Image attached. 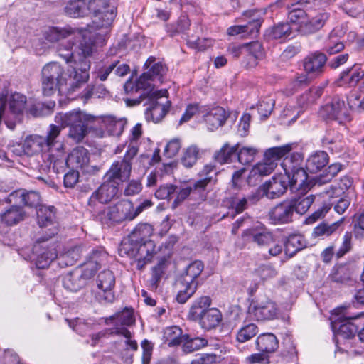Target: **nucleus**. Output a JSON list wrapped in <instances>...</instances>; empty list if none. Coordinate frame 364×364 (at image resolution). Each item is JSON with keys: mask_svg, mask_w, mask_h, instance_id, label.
Wrapping results in <instances>:
<instances>
[{"mask_svg": "<svg viewBox=\"0 0 364 364\" xmlns=\"http://www.w3.org/2000/svg\"><path fill=\"white\" fill-rule=\"evenodd\" d=\"M319 5V0H300L288 7V18L291 23L299 26L306 17L310 16V10Z\"/></svg>", "mask_w": 364, "mask_h": 364, "instance_id": "f3484780", "label": "nucleus"}, {"mask_svg": "<svg viewBox=\"0 0 364 364\" xmlns=\"http://www.w3.org/2000/svg\"><path fill=\"white\" fill-rule=\"evenodd\" d=\"M303 161V154L299 152H292L289 156H287L283 159L281 166L284 171H289L294 167H300Z\"/></svg>", "mask_w": 364, "mask_h": 364, "instance_id": "0e129e2a", "label": "nucleus"}, {"mask_svg": "<svg viewBox=\"0 0 364 364\" xmlns=\"http://www.w3.org/2000/svg\"><path fill=\"white\" fill-rule=\"evenodd\" d=\"M41 199L39 193L36 191L20 189L11 193L6 198V202L18 203L19 205H23L30 208L34 207L37 209L39 205H41L40 204Z\"/></svg>", "mask_w": 364, "mask_h": 364, "instance_id": "412c9836", "label": "nucleus"}, {"mask_svg": "<svg viewBox=\"0 0 364 364\" xmlns=\"http://www.w3.org/2000/svg\"><path fill=\"white\" fill-rule=\"evenodd\" d=\"M223 318V314L218 309L210 307L197 322L205 331H212L220 326Z\"/></svg>", "mask_w": 364, "mask_h": 364, "instance_id": "cd10ccee", "label": "nucleus"}, {"mask_svg": "<svg viewBox=\"0 0 364 364\" xmlns=\"http://www.w3.org/2000/svg\"><path fill=\"white\" fill-rule=\"evenodd\" d=\"M305 246V240L303 235L299 234L291 235L287 237L284 243L285 253L289 255V257H292Z\"/></svg>", "mask_w": 364, "mask_h": 364, "instance_id": "a18cd8bd", "label": "nucleus"}, {"mask_svg": "<svg viewBox=\"0 0 364 364\" xmlns=\"http://www.w3.org/2000/svg\"><path fill=\"white\" fill-rule=\"evenodd\" d=\"M279 313L277 304L269 298L254 301L249 307L250 316L257 321L274 320Z\"/></svg>", "mask_w": 364, "mask_h": 364, "instance_id": "9b49d317", "label": "nucleus"}, {"mask_svg": "<svg viewBox=\"0 0 364 364\" xmlns=\"http://www.w3.org/2000/svg\"><path fill=\"white\" fill-rule=\"evenodd\" d=\"M75 32L76 30L69 26L63 28L49 27L43 31V36L50 42H57L74 35Z\"/></svg>", "mask_w": 364, "mask_h": 364, "instance_id": "79ce46f5", "label": "nucleus"}, {"mask_svg": "<svg viewBox=\"0 0 364 364\" xmlns=\"http://www.w3.org/2000/svg\"><path fill=\"white\" fill-rule=\"evenodd\" d=\"M81 256V247L74 246L58 256V264L60 267L72 266L79 260Z\"/></svg>", "mask_w": 364, "mask_h": 364, "instance_id": "09e8293b", "label": "nucleus"}, {"mask_svg": "<svg viewBox=\"0 0 364 364\" xmlns=\"http://www.w3.org/2000/svg\"><path fill=\"white\" fill-rule=\"evenodd\" d=\"M328 280L338 284H348L352 280L350 269L347 265H336L329 274Z\"/></svg>", "mask_w": 364, "mask_h": 364, "instance_id": "a19ab883", "label": "nucleus"}, {"mask_svg": "<svg viewBox=\"0 0 364 364\" xmlns=\"http://www.w3.org/2000/svg\"><path fill=\"white\" fill-rule=\"evenodd\" d=\"M321 114L328 119L337 120L340 124L348 119L345 102L339 97H334L330 102L326 104L321 109Z\"/></svg>", "mask_w": 364, "mask_h": 364, "instance_id": "aec40b11", "label": "nucleus"}, {"mask_svg": "<svg viewBox=\"0 0 364 364\" xmlns=\"http://www.w3.org/2000/svg\"><path fill=\"white\" fill-rule=\"evenodd\" d=\"M342 135L334 129L328 130L322 139L323 146L333 153H340L343 149Z\"/></svg>", "mask_w": 364, "mask_h": 364, "instance_id": "58836bf2", "label": "nucleus"}, {"mask_svg": "<svg viewBox=\"0 0 364 364\" xmlns=\"http://www.w3.org/2000/svg\"><path fill=\"white\" fill-rule=\"evenodd\" d=\"M167 94L166 90H161L151 92L145 97V105H148L145 117L148 121L151 120L157 123L167 114L171 106V102L167 100Z\"/></svg>", "mask_w": 364, "mask_h": 364, "instance_id": "0eeeda50", "label": "nucleus"}, {"mask_svg": "<svg viewBox=\"0 0 364 364\" xmlns=\"http://www.w3.org/2000/svg\"><path fill=\"white\" fill-rule=\"evenodd\" d=\"M137 153L136 146L129 145L123 158L113 161L105 174L104 178H109L121 186L129 181L132 169V161Z\"/></svg>", "mask_w": 364, "mask_h": 364, "instance_id": "423d86ee", "label": "nucleus"}, {"mask_svg": "<svg viewBox=\"0 0 364 364\" xmlns=\"http://www.w3.org/2000/svg\"><path fill=\"white\" fill-rule=\"evenodd\" d=\"M87 10L98 18V21L97 19L94 21L97 28L108 27L115 18L114 9L109 5L108 0H90Z\"/></svg>", "mask_w": 364, "mask_h": 364, "instance_id": "9d476101", "label": "nucleus"}, {"mask_svg": "<svg viewBox=\"0 0 364 364\" xmlns=\"http://www.w3.org/2000/svg\"><path fill=\"white\" fill-rule=\"evenodd\" d=\"M363 313L353 314L350 308L341 306L332 314L331 325L333 331L344 338L353 337L361 324Z\"/></svg>", "mask_w": 364, "mask_h": 364, "instance_id": "20e7f679", "label": "nucleus"}, {"mask_svg": "<svg viewBox=\"0 0 364 364\" xmlns=\"http://www.w3.org/2000/svg\"><path fill=\"white\" fill-rule=\"evenodd\" d=\"M327 57L323 53L318 51L307 55L304 60V70L313 76H318L325 69Z\"/></svg>", "mask_w": 364, "mask_h": 364, "instance_id": "393cba45", "label": "nucleus"}, {"mask_svg": "<svg viewBox=\"0 0 364 364\" xmlns=\"http://www.w3.org/2000/svg\"><path fill=\"white\" fill-rule=\"evenodd\" d=\"M343 168V165L340 163H335L330 165L323 174L317 177L316 181L319 184L326 183L331 181Z\"/></svg>", "mask_w": 364, "mask_h": 364, "instance_id": "338daca9", "label": "nucleus"}, {"mask_svg": "<svg viewBox=\"0 0 364 364\" xmlns=\"http://www.w3.org/2000/svg\"><path fill=\"white\" fill-rule=\"evenodd\" d=\"M291 34V28L288 23H279L267 31L269 39H284Z\"/></svg>", "mask_w": 364, "mask_h": 364, "instance_id": "6e6d98bb", "label": "nucleus"}, {"mask_svg": "<svg viewBox=\"0 0 364 364\" xmlns=\"http://www.w3.org/2000/svg\"><path fill=\"white\" fill-rule=\"evenodd\" d=\"M330 14L326 11H319L315 16L310 14L308 20L300 23L298 31L302 35H310L320 31L328 20Z\"/></svg>", "mask_w": 364, "mask_h": 364, "instance_id": "b1692460", "label": "nucleus"}, {"mask_svg": "<svg viewBox=\"0 0 364 364\" xmlns=\"http://www.w3.org/2000/svg\"><path fill=\"white\" fill-rule=\"evenodd\" d=\"M294 210L290 200H284L274 205L268 213L269 220L273 225L288 224L293 221Z\"/></svg>", "mask_w": 364, "mask_h": 364, "instance_id": "dca6fc26", "label": "nucleus"}, {"mask_svg": "<svg viewBox=\"0 0 364 364\" xmlns=\"http://www.w3.org/2000/svg\"><path fill=\"white\" fill-rule=\"evenodd\" d=\"M48 239L46 237H39L34 245V251L38 254L36 259V265L38 269L47 268L55 259H58V254L54 245L49 247L41 245V243Z\"/></svg>", "mask_w": 364, "mask_h": 364, "instance_id": "a211bd4d", "label": "nucleus"}, {"mask_svg": "<svg viewBox=\"0 0 364 364\" xmlns=\"http://www.w3.org/2000/svg\"><path fill=\"white\" fill-rule=\"evenodd\" d=\"M165 343L170 347L180 345L183 338H188V335H182V330L173 326L166 328L164 333Z\"/></svg>", "mask_w": 364, "mask_h": 364, "instance_id": "49530a36", "label": "nucleus"}, {"mask_svg": "<svg viewBox=\"0 0 364 364\" xmlns=\"http://www.w3.org/2000/svg\"><path fill=\"white\" fill-rule=\"evenodd\" d=\"M124 90L127 94L139 93V97L136 99H128L127 102L129 105H139L145 100V97L150 95L151 91L148 90V87L145 83L139 85V78L136 82L128 80L124 85Z\"/></svg>", "mask_w": 364, "mask_h": 364, "instance_id": "c756f323", "label": "nucleus"}, {"mask_svg": "<svg viewBox=\"0 0 364 364\" xmlns=\"http://www.w3.org/2000/svg\"><path fill=\"white\" fill-rule=\"evenodd\" d=\"M83 274H79L77 272H69L66 274L63 278V287L70 291H77L85 284ZM85 277H86L85 275Z\"/></svg>", "mask_w": 364, "mask_h": 364, "instance_id": "8fccbe9b", "label": "nucleus"}, {"mask_svg": "<svg viewBox=\"0 0 364 364\" xmlns=\"http://www.w3.org/2000/svg\"><path fill=\"white\" fill-rule=\"evenodd\" d=\"M90 162V154L87 149L77 146L73 149L65 159V164L72 168H79L81 171Z\"/></svg>", "mask_w": 364, "mask_h": 364, "instance_id": "a878e982", "label": "nucleus"}, {"mask_svg": "<svg viewBox=\"0 0 364 364\" xmlns=\"http://www.w3.org/2000/svg\"><path fill=\"white\" fill-rule=\"evenodd\" d=\"M259 332L257 326L255 323H250L241 327L237 333V341L240 343H245L253 337Z\"/></svg>", "mask_w": 364, "mask_h": 364, "instance_id": "052dcab7", "label": "nucleus"}, {"mask_svg": "<svg viewBox=\"0 0 364 364\" xmlns=\"http://www.w3.org/2000/svg\"><path fill=\"white\" fill-rule=\"evenodd\" d=\"M26 213L18 203L5 208L0 213V221L6 226H13L23 220Z\"/></svg>", "mask_w": 364, "mask_h": 364, "instance_id": "bb28decb", "label": "nucleus"}, {"mask_svg": "<svg viewBox=\"0 0 364 364\" xmlns=\"http://www.w3.org/2000/svg\"><path fill=\"white\" fill-rule=\"evenodd\" d=\"M107 259V253L102 249L93 250L90 256V259L86 264L84 275L92 276L97 269L104 264Z\"/></svg>", "mask_w": 364, "mask_h": 364, "instance_id": "ea45409f", "label": "nucleus"}, {"mask_svg": "<svg viewBox=\"0 0 364 364\" xmlns=\"http://www.w3.org/2000/svg\"><path fill=\"white\" fill-rule=\"evenodd\" d=\"M121 185L117 182H114L109 178H104L100 186L92 193L88 204L94 205L97 200L101 203H107L117 196L121 188Z\"/></svg>", "mask_w": 364, "mask_h": 364, "instance_id": "2eb2a0df", "label": "nucleus"}, {"mask_svg": "<svg viewBox=\"0 0 364 364\" xmlns=\"http://www.w3.org/2000/svg\"><path fill=\"white\" fill-rule=\"evenodd\" d=\"M296 146V143H290L280 146L272 147L265 151L264 156L267 159H270L272 161L277 162L280 159L286 157Z\"/></svg>", "mask_w": 364, "mask_h": 364, "instance_id": "de8ad7c7", "label": "nucleus"}, {"mask_svg": "<svg viewBox=\"0 0 364 364\" xmlns=\"http://www.w3.org/2000/svg\"><path fill=\"white\" fill-rule=\"evenodd\" d=\"M55 208L54 206L39 205L36 210L37 222L41 228H50L48 229V238L56 235L58 231L56 222Z\"/></svg>", "mask_w": 364, "mask_h": 364, "instance_id": "6ab92c4d", "label": "nucleus"}, {"mask_svg": "<svg viewBox=\"0 0 364 364\" xmlns=\"http://www.w3.org/2000/svg\"><path fill=\"white\" fill-rule=\"evenodd\" d=\"M242 238L246 242H252L259 247L268 246L274 242L273 234L262 223L245 230Z\"/></svg>", "mask_w": 364, "mask_h": 364, "instance_id": "ddd939ff", "label": "nucleus"}, {"mask_svg": "<svg viewBox=\"0 0 364 364\" xmlns=\"http://www.w3.org/2000/svg\"><path fill=\"white\" fill-rule=\"evenodd\" d=\"M284 176L289 178V185L291 188H302L306 186L308 180L306 171L302 167H294L292 170L284 171Z\"/></svg>", "mask_w": 364, "mask_h": 364, "instance_id": "e433bc0d", "label": "nucleus"}, {"mask_svg": "<svg viewBox=\"0 0 364 364\" xmlns=\"http://www.w3.org/2000/svg\"><path fill=\"white\" fill-rule=\"evenodd\" d=\"M145 71L139 77V85L145 83L148 90L151 92H156L154 90L156 82H162L164 76L166 75L167 68L162 63L156 62L153 56L149 57L144 64Z\"/></svg>", "mask_w": 364, "mask_h": 364, "instance_id": "1a4fd4ad", "label": "nucleus"}, {"mask_svg": "<svg viewBox=\"0 0 364 364\" xmlns=\"http://www.w3.org/2000/svg\"><path fill=\"white\" fill-rule=\"evenodd\" d=\"M228 114L221 107L213 108L205 117V121L208 125V129L214 131L218 127H222L227 119Z\"/></svg>", "mask_w": 364, "mask_h": 364, "instance_id": "473e14b6", "label": "nucleus"}, {"mask_svg": "<svg viewBox=\"0 0 364 364\" xmlns=\"http://www.w3.org/2000/svg\"><path fill=\"white\" fill-rule=\"evenodd\" d=\"M353 183V180L348 176L341 178L338 183V187L331 188L326 191V196L331 200L338 198L341 193L348 190Z\"/></svg>", "mask_w": 364, "mask_h": 364, "instance_id": "13d9d810", "label": "nucleus"}, {"mask_svg": "<svg viewBox=\"0 0 364 364\" xmlns=\"http://www.w3.org/2000/svg\"><path fill=\"white\" fill-rule=\"evenodd\" d=\"M198 158L199 149L195 145H191L185 151L181 163L184 166L191 168L196 163Z\"/></svg>", "mask_w": 364, "mask_h": 364, "instance_id": "e2e57ef3", "label": "nucleus"}, {"mask_svg": "<svg viewBox=\"0 0 364 364\" xmlns=\"http://www.w3.org/2000/svg\"><path fill=\"white\" fill-rule=\"evenodd\" d=\"M344 44L338 39H336L331 32L329 34L328 38L326 41L323 50L328 55H331L340 53L344 49Z\"/></svg>", "mask_w": 364, "mask_h": 364, "instance_id": "69168bd1", "label": "nucleus"}, {"mask_svg": "<svg viewBox=\"0 0 364 364\" xmlns=\"http://www.w3.org/2000/svg\"><path fill=\"white\" fill-rule=\"evenodd\" d=\"M65 115L62 117V126L50 124L47 132L46 136H44L46 145L48 148L49 158H51V162L57 164L61 158L64 156V146L59 141V136L63 127H66L63 123Z\"/></svg>", "mask_w": 364, "mask_h": 364, "instance_id": "f8f14e48", "label": "nucleus"}, {"mask_svg": "<svg viewBox=\"0 0 364 364\" xmlns=\"http://www.w3.org/2000/svg\"><path fill=\"white\" fill-rule=\"evenodd\" d=\"M256 346L262 353H273L278 348L279 341L273 333H262L256 340Z\"/></svg>", "mask_w": 364, "mask_h": 364, "instance_id": "4c0bfd02", "label": "nucleus"}, {"mask_svg": "<svg viewBox=\"0 0 364 364\" xmlns=\"http://www.w3.org/2000/svg\"><path fill=\"white\" fill-rule=\"evenodd\" d=\"M315 199L314 195L300 196L290 200L293 204L294 212L298 214L303 215L307 212Z\"/></svg>", "mask_w": 364, "mask_h": 364, "instance_id": "5fc2aeb1", "label": "nucleus"}, {"mask_svg": "<svg viewBox=\"0 0 364 364\" xmlns=\"http://www.w3.org/2000/svg\"><path fill=\"white\" fill-rule=\"evenodd\" d=\"M238 149L239 143L230 146L228 142H226L219 150L215 152L214 159L220 164L231 163L237 157V151Z\"/></svg>", "mask_w": 364, "mask_h": 364, "instance_id": "f704fd0d", "label": "nucleus"}, {"mask_svg": "<svg viewBox=\"0 0 364 364\" xmlns=\"http://www.w3.org/2000/svg\"><path fill=\"white\" fill-rule=\"evenodd\" d=\"M70 67L67 73H65L63 68L59 63H49L43 68L42 77L58 81L60 92L70 95L88 81L89 75L86 73V69L88 68L87 63H82L80 68L82 73L77 72L71 64H70Z\"/></svg>", "mask_w": 364, "mask_h": 364, "instance_id": "7ed1b4c3", "label": "nucleus"}, {"mask_svg": "<svg viewBox=\"0 0 364 364\" xmlns=\"http://www.w3.org/2000/svg\"><path fill=\"white\" fill-rule=\"evenodd\" d=\"M364 77V70L359 64H354L352 67L342 71L340 80L350 87H355L360 80Z\"/></svg>", "mask_w": 364, "mask_h": 364, "instance_id": "72a5a7b5", "label": "nucleus"}, {"mask_svg": "<svg viewBox=\"0 0 364 364\" xmlns=\"http://www.w3.org/2000/svg\"><path fill=\"white\" fill-rule=\"evenodd\" d=\"M179 284L181 289L177 294L176 301L180 304H184L195 294L198 282L186 281V279L180 277Z\"/></svg>", "mask_w": 364, "mask_h": 364, "instance_id": "c03bdc74", "label": "nucleus"}, {"mask_svg": "<svg viewBox=\"0 0 364 364\" xmlns=\"http://www.w3.org/2000/svg\"><path fill=\"white\" fill-rule=\"evenodd\" d=\"M135 318L132 309L124 308L122 311L115 313L105 318L107 325L114 324V327H125L134 324Z\"/></svg>", "mask_w": 364, "mask_h": 364, "instance_id": "2f4dec72", "label": "nucleus"}, {"mask_svg": "<svg viewBox=\"0 0 364 364\" xmlns=\"http://www.w3.org/2000/svg\"><path fill=\"white\" fill-rule=\"evenodd\" d=\"M203 268V263L200 260H196L186 268L181 278L186 279V281L198 282L197 279L200 275Z\"/></svg>", "mask_w": 364, "mask_h": 364, "instance_id": "4d7b16f0", "label": "nucleus"}, {"mask_svg": "<svg viewBox=\"0 0 364 364\" xmlns=\"http://www.w3.org/2000/svg\"><path fill=\"white\" fill-rule=\"evenodd\" d=\"M25 148L26 151V156H33L38 154H41L42 157L46 159L50 164L51 158H49V151L46 145L44 136L38 134H30L24 139Z\"/></svg>", "mask_w": 364, "mask_h": 364, "instance_id": "5701e85b", "label": "nucleus"}, {"mask_svg": "<svg viewBox=\"0 0 364 364\" xmlns=\"http://www.w3.org/2000/svg\"><path fill=\"white\" fill-rule=\"evenodd\" d=\"M65 14L73 18L82 17L87 14V4L83 0L69 1L65 6Z\"/></svg>", "mask_w": 364, "mask_h": 364, "instance_id": "603ef678", "label": "nucleus"}, {"mask_svg": "<svg viewBox=\"0 0 364 364\" xmlns=\"http://www.w3.org/2000/svg\"><path fill=\"white\" fill-rule=\"evenodd\" d=\"M210 183V178H203L191 183V200L198 203L204 201L207 197L206 187Z\"/></svg>", "mask_w": 364, "mask_h": 364, "instance_id": "37998d69", "label": "nucleus"}, {"mask_svg": "<svg viewBox=\"0 0 364 364\" xmlns=\"http://www.w3.org/2000/svg\"><path fill=\"white\" fill-rule=\"evenodd\" d=\"M97 287L102 291L100 301L112 303L115 299L113 289L115 286V277L110 270H104L99 273L97 277Z\"/></svg>", "mask_w": 364, "mask_h": 364, "instance_id": "4be33fe9", "label": "nucleus"}, {"mask_svg": "<svg viewBox=\"0 0 364 364\" xmlns=\"http://www.w3.org/2000/svg\"><path fill=\"white\" fill-rule=\"evenodd\" d=\"M131 200L119 201L114 205L105 208L97 218L102 225L107 226L119 224L123 221H131Z\"/></svg>", "mask_w": 364, "mask_h": 364, "instance_id": "6e6552de", "label": "nucleus"}, {"mask_svg": "<svg viewBox=\"0 0 364 364\" xmlns=\"http://www.w3.org/2000/svg\"><path fill=\"white\" fill-rule=\"evenodd\" d=\"M329 156L324 151H317L310 155L306 161V169L311 173L321 171L328 163Z\"/></svg>", "mask_w": 364, "mask_h": 364, "instance_id": "c9c22d12", "label": "nucleus"}, {"mask_svg": "<svg viewBox=\"0 0 364 364\" xmlns=\"http://www.w3.org/2000/svg\"><path fill=\"white\" fill-rule=\"evenodd\" d=\"M260 199L259 193H255L247 196V197H242L241 198H236L232 203V205L235 208L237 213H240L244 211L248 205L255 204Z\"/></svg>", "mask_w": 364, "mask_h": 364, "instance_id": "bf43d9fd", "label": "nucleus"}, {"mask_svg": "<svg viewBox=\"0 0 364 364\" xmlns=\"http://www.w3.org/2000/svg\"><path fill=\"white\" fill-rule=\"evenodd\" d=\"M93 36L94 35H91L87 37L86 35H83L82 40L79 46L80 52L77 53H74L69 49L62 47L58 50L59 55L63 58L67 63L71 64L79 73H82V70L80 69L82 63H87L88 64V68L86 69V73L89 76L90 61L88 58L92 56L96 50L95 43L92 39Z\"/></svg>", "mask_w": 364, "mask_h": 364, "instance_id": "39448f33", "label": "nucleus"}, {"mask_svg": "<svg viewBox=\"0 0 364 364\" xmlns=\"http://www.w3.org/2000/svg\"><path fill=\"white\" fill-rule=\"evenodd\" d=\"M257 150L253 147H242L239 145V149L237 151V158L238 161L243 164L247 165L254 161Z\"/></svg>", "mask_w": 364, "mask_h": 364, "instance_id": "680f3d73", "label": "nucleus"}, {"mask_svg": "<svg viewBox=\"0 0 364 364\" xmlns=\"http://www.w3.org/2000/svg\"><path fill=\"white\" fill-rule=\"evenodd\" d=\"M212 304V299L208 296H201L193 301L188 313V318L197 322L198 319L208 311Z\"/></svg>", "mask_w": 364, "mask_h": 364, "instance_id": "7c9ffc66", "label": "nucleus"}, {"mask_svg": "<svg viewBox=\"0 0 364 364\" xmlns=\"http://www.w3.org/2000/svg\"><path fill=\"white\" fill-rule=\"evenodd\" d=\"M168 262L166 258H161L158 264L151 269V277L149 286L151 290H156L168 267Z\"/></svg>", "mask_w": 364, "mask_h": 364, "instance_id": "3c124183", "label": "nucleus"}, {"mask_svg": "<svg viewBox=\"0 0 364 364\" xmlns=\"http://www.w3.org/2000/svg\"><path fill=\"white\" fill-rule=\"evenodd\" d=\"M277 162L272 161L270 159H267L264 156L262 162L257 164L250 172V176H266L269 175L277 167Z\"/></svg>", "mask_w": 364, "mask_h": 364, "instance_id": "864d4df0", "label": "nucleus"}, {"mask_svg": "<svg viewBox=\"0 0 364 364\" xmlns=\"http://www.w3.org/2000/svg\"><path fill=\"white\" fill-rule=\"evenodd\" d=\"M153 228L147 223L138 224L119 248V255L135 259L137 269L141 270L151 262L155 252V244L149 237Z\"/></svg>", "mask_w": 364, "mask_h": 364, "instance_id": "f03ea898", "label": "nucleus"}, {"mask_svg": "<svg viewBox=\"0 0 364 364\" xmlns=\"http://www.w3.org/2000/svg\"><path fill=\"white\" fill-rule=\"evenodd\" d=\"M345 218L343 217L340 220L328 223L326 222H321L317 226H316L312 232V237L314 238L317 237H330L339 231H342L343 229V222Z\"/></svg>", "mask_w": 364, "mask_h": 364, "instance_id": "c85d7f7f", "label": "nucleus"}, {"mask_svg": "<svg viewBox=\"0 0 364 364\" xmlns=\"http://www.w3.org/2000/svg\"><path fill=\"white\" fill-rule=\"evenodd\" d=\"M63 123L70 128L68 136L76 142L81 141L87 134V129L99 125L102 130L101 136L105 135L119 136L127 125L125 118L112 115L94 116L81 111L66 113Z\"/></svg>", "mask_w": 364, "mask_h": 364, "instance_id": "f257e3e1", "label": "nucleus"}, {"mask_svg": "<svg viewBox=\"0 0 364 364\" xmlns=\"http://www.w3.org/2000/svg\"><path fill=\"white\" fill-rule=\"evenodd\" d=\"M183 349L186 353H191L207 345V341L204 338L196 337L183 339Z\"/></svg>", "mask_w": 364, "mask_h": 364, "instance_id": "774afa93", "label": "nucleus"}, {"mask_svg": "<svg viewBox=\"0 0 364 364\" xmlns=\"http://www.w3.org/2000/svg\"><path fill=\"white\" fill-rule=\"evenodd\" d=\"M289 182L288 176L283 174L275 175L266 181L259 188L262 196L269 199H276L282 196L287 190Z\"/></svg>", "mask_w": 364, "mask_h": 364, "instance_id": "4468645a", "label": "nucleus"}]
</instances>
